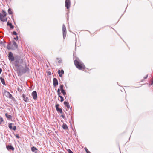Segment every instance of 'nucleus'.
Here are the masks:
<instances>
[{"label":"nucleus","mask_w":153,"mask_h":153,"mask_svg":"<svg viewBox=\"0 0 153 153\" xmlns=\"http://www.w3.org/2000/svg\"><path fill=\"white\" fill-rule=\"evenodd\" d=\"M74 63L76 67L79 70H85L86 68L84 64L81 61L75 60Z\"/></svg>","instance_id":"1"},{"label":"nucleus","mask_w":153,"mask_h":153,"mask_svg":"<svg viewBox=\"0 0 153 153\" xmlns=\"http://www.w3.org/2000/svg\"><path fill=\"white\" fill-rule=\"evenodd\" d=\"M3 14L0 13V20L3 22L7 21V18L6 17V13L4 10L2 11Z\"/></svg>","instance_id":"2"},{"label":"nucleus","mask_w":153,"mask_h":153,"mask_svg":"<svg viewBox=\"0 0 153 153\" xmlns=\"http://www.w3.org/2000/svg\"><path fill=\"white\" fill-rule=\"evenodd\" d=\"M29 68L27 67L25 68L22 67L19 69V73L20 75L26 73L27 71H28Z\"/></svg>","instance_id":"3"},{"label":"nucleus","mask_w":153,"mask_h":153,"mask_svg":"<svg viewBox=\"0 0 153 153\" xmlns=\"http://www.w3.org/2000/svg\"><path fill=\"white\" fill-rule=\"evenodd\" d=\"M62 32L63 38L65 39L66 36L67 32L66 27L64 24L62 25Z\"/></svg>","instance_id":"4"},{"label":"nucleus","mask_w":153,"mask_h":153,"mask_svg":"<svg viewBox=\"0 0 153 153\" xmlns=\"http://www.w3.org/2000/svg\"><path fill=\"white\" fill-rule=\"evenodd\" d=\"M71 2L70 0H65V6L67 9H68L70 7Z\"/></svg>","instance_id":"5"},{"label":"nucleus","mask_w":153,"mask_h":153,"mask_svg":"<svg viewBox=\"0 0 153 153\" xmlns=\"http://www.w3.org/2000/svg\"><path fill=\"white\" fill-rule=\"evenodd\" d=\"M13 45L12 46V50H15L17 49L18 48V45L16 42L14 41H13Z\"/></svg>","instance_id":"6"},{"label":"nucleus","mask_w":153,"mask_h":153,"mask_svg":"<svg viewBox=\"0 0 153 153\" xmlns=\"http://www.w3.org/2000/svg\"><path fill=\"white\" fill-rule=\"evenodd\" d=\"M32 96L33 97V99L35 100H36L37 98V93L36 91H34L31 94Z\"/></svg>","instance_id":"7"},{"label":"nucleus","mask_w":153,"mask_h":153,"mask_svg":"<svg viewBox=\"0 0 153 153\" xmlns=\"http://www.w3.org/2000/svg\"><path fill=\"white\" fill-rule=\"evenodd\" d=\"M8 57L9 60L11 61H13L14 60V58L13 56V54L12 52H10L9 53Z\"/></svg>","instance_id":"8"},{"label":"nucleus","mask_w":153,"mask_h":153,"mask_svg":"<svg viewBox=\"0 0 153 153\" xmlns=\"http://www.w3.org/2000/svg\"><path fill=\"white\" fill-rule=\"evenodd\" d=\"M58 84V82L57 79L56 78H54L53 81V85L55 87Z\"/></svg>","instance_id":"9"},{"label":"nucleus","mask_w":153,"mask_h":153,"mask_svg":"<svg viewBox=\"0 0 153 153\" xmlns=\"http://www.w3.org/2000/svg\"><path fill=\"white\" fill-rule=\"evenodd\" d=\"M4 94L8 98H11L12 97V95L8 92L6 91L4 92Z\"/></svg>","instance_id":"10"},{"label":"nucleus","mask_w":153,"mask_h":153,"mask_svg":"<svg viewBox=\"0 0 153 153\" xmlns=\"http://www.w3.org/2000/svg\"><path fill=\"white\" fill-rule=\"evenodd\" d=\"M22 97L23 100L26 102H27L28 100V98L27 97H26V95L24 94H23Z\"/></svg>","instance_id":"11"},{"label":"nucleus","mask_w":153,"mask_h":153,"mask_svg":"<svg viewBox=\"0 0 153 153\" xmlns=\"http://www.w3.org/2000/svg\"><path fill=\"white\" fill-rule=\"evenodd\" d=\"M59 105L58 104L56 105V109L58 112L61 113L62 112V109L60 108H59Z\"/></svg>","instance_id":"12"},{"label":"nucleus","mask_w":153,"mask_h":153,"mask_svg":"<svg viewBox=\"0 0 153 153\" xmlns=\"http://www.w3.org/2000/svg\"><path fill=\"white\" fill-rule=\"evenodd\" d=\"M7 149L8 150H11L12 151H13L14 150V147L11 146V145H8L6 146Z\"/></svg>","instance_id":"13"},{"label":"nucleus","mask_w":153,"mask_h":153,"mask_svg":"<svg viewBox=\"0 0 153 153\" xmlns=\"http://www.w3.org/2000/svg\"><path fill=\"white\" fill-rule=\"evenodd\" d=\"M64 71L63 70H61V71L60 70H59L58 71V73L59 74V76L60 77H62V75L64 74Z\"/></svg>","instance_id":"14"},{"label":"nucleus","mask_w":153,"mask_h":153,"mask_svg":"<svg viewBox=\"0 0 153 153\" xmlns=\"http://www.w3.org/2000/svg\"><path fill=\"white\" fill-rule=\"evenodd\" d=\"M64 104L65 106L67 107L68 109L70 108V107L69 103L66 101H65L64 102Z\"/></svg>","instance_id":"15"},{"label":"nucleus","mask_w":153,"mask_h":153,"mask_svg":"<svg viewBox=\"0 0 153 153\" xmlns=\"http://www.w3.org/2000/svg\"><path fill=\"white\" fill-rule=\"evenodd\" d=\"M7 26H9L10 27V28L11 29H13L14 27V26L12 25V24L11 23H10L9 22H8L7 23Z\"/></svg>","instance_id":"16"},{"label":"nucleus","mask_w":153,"mask_h":153,"mask_svg":"<svg viewBox=\"0 0 153 153\" xmlns=\"http://www.w3.org/2000/svg\"><path fill=\"white\" fill-rule=\"evenodd\" d=\"M37 149L34 146H33L31 147V151L33 152H35V153H37Z\"/></svg>","instance_id":"17"},{"label":"nucleus","mask_w":153,"mask_h":153,"mask_svg":"<svg viewBox=\"0 0 153 153\" xmlns=\"http://www.w3.org/2000/svg\"><path fill=\"white\" fill-rule=\"evenodd\" d=\"M62 128L65 130H68V127L67 125L66 124H63L62 126Z\"/></svg>","instance_id":"18"},{"label":"nucleus","mask_w":153,"mask_h":153,"mask_svg":"<svg viewBox=\"0 0 153 153\" xmlns=\"http://www.w3.org/2000/svg\"><path fill=\"white\" fill-rule=\"evenodd\" d=\"M0 79L1 80V83H2L4 85H5V83L4 81V78H2V77H1L0 78Z\"/></svg>","instance_id":"19"},{"label":"nucleus","mask_w":153,"mask_h":153,"mask_svg":"<svg viewBox=\"0 0 153 153\" xmlns=\"http://www.w3.org/2000/svg\"><path fill=\"white\" fill-rule=\"evenodd\" d=\"M56 60L58 61V63H60L62 62V60L60 58H56Z\"/></svg>","instance_id":"20"},{"label":"nucleus","mask_w":153,"mask_h":153,"mask_svg":"<svg viewBox=\"0 0 153 153\" xmlns=\"http://www.w3.org/2000/svg\"><path fill=\"white\" fill-rule=\"evenodd\" d=\"M8 13L10 14H12L13 12L12 11L11 9L10 8H9L8 10Z\"/></svg>","instance_id":"21"},{"label":"nucleus","mask_w":153,"mask_h":153,"mask_svg":"<svg viewBox=\"0 0 153 153\" xmlns=\"http://www.w3.org/2000/svg\"><path fill=\"white\" fill-rule=\"evenodd\" d=\"M12 124V123H10L9 124L8 127L10 129H12L13 128Z\"/></svg>","instance_id":"22"},{"label":"nucleus","mask_w":153,"mask_h":153,"mask_svg":"<svg viewBox=\"0 0 153 153\" xmlns=\"http://www.w3.org/2000/svg\"><path fill=\"white\" fill-rule=\"evenodd\" d=\"M61 91V93L63 94L64 96H65L66 95V92H65V91L64 90H63Z\"/></svg>","instance_id":"23"},{"label":"nucleus","mask_w":153,"mask_h":153,"mask_svg":"<svg viewBox=\"0 0 153 153\" xmlns=\"http://www.w3.org/2000/svg\"><path fill=\"white\" fill-rule=\"evenodd\" d=\"M63 87L64 86L63 85H61L60 86V88L61 89V91L64 90L63 88Z\"/></svg>","instance_id":"24"},{"label":"nucleus","mask_w":153,"mask_h":153,"mask_svg":"<svg viewBox=\"0 0 153 153\" xmlns=\"http://www.w3.org/2000/svg\"><path fill=\"white\" fill-rule=\"evenodd\" d=\"M3 121V118L1 117H0V124H1L2 122Z\"/></svg>","instance_id":"25"},{"label":"nucleus","mask_w":153,"mask_h":153,"mask_svg":"<svg viewBox=\"0 0 153 153\" xmlns=\"http://www.w3.org/2000/svg\"><path fill=\"white\" fill-rule=\"evenodd\" d=\"M60 97L61 98V100H60L61 102H63L64 101V98H63V97L61 96H60V97Z\"/></svg>","instance_id":"26"},{"label":"nucleus","mask_w":153,"mask_h":153,"mask_svg":"<svg viewBox=\"0 0 153 153\" xmlns=\"http://www.w3.org/2000/svg\"><path fill=\"white\" fill-rule=\"evenodd\" d=\"M67 151L68 152V153H73V152L71 151L70 149H68Z\"/></svg>","instance_id":"27"},{"label":"nucleus","mask_w":153,"mask_h":153,"mask_svg":"<svg viewBox=\"0 0 153 153\" xmlns=\"http://www.w3.org/2000/svg\"><path fill=\"white\" fill-rule=\"evenodd\" d=\"M13 35H15L16 36H17L18 35V34L17 33L16 31H13Z\"/></svg>","instance_id":"28"},{"label":"nucleus","mask_w":153,"mask_h":153,"mask_svg":"<svg viewBox=\"0 0 153 153\" xmlns=\"http://www.w3.org/2000/svg\"><path fill=\"white\" fill-rule=\"evenodd\" d=\"M16 126H13V127L12 129L13 130H16Z\"/></svg>","instance_id":"29"},{"label":"nucleus","mask_w":153,"mask_h":153,"mask_svg":"<svg viewBox=\"0 0 153 153\" xmlns=\"http://www.w3.org/2000/svg\"><path fill=\"white\" fill-rule=\"evenodd\" d=\"M7 117L9 118H12V116L11 115H6Z\"/></svg>","instance_id":"30"},{"label":"nucleus","mask_w":153,"mask_h":153,"mask_svg":"<svg viewBox=\"0 0 153 153\" xmlns=\"http://www.w3.org/2000/svg\"><path fill=\"white\" fill-rule=\"evenodd\" d=\"M14 39L16 41H17L18 39V36H17L16 37L14 38Z\"/></svg>","instance_id":"31"},{"label":"nucleus","mask_w":153,"mask_h":153,"mask_svg":"<svg viewBox=\"0 0 153 153\" xmlns=\"http://www.w3.org/2000/svg\"><path fill=\"white\" fill-rule=\"evenodd\" d=\"M7 48L8 49H12V48H11L10 46L9 45H8L7 46Z\"/></svg>","instance_id":"32"},{"label":"nucleus","mask_w":153,"mask_h":153,"mask_svg":"<svg viewBox=\"0 0 153 153\" xmlns=\"http://www.w3.org/2000/svg\"><path fill=\"white\" fill-rule=\"evenodd\" d=\"M17 90L18 91H19V92H20L22 90H20L19 88H17Z\"/></svg>","instance_id":"33"},{"label":"nucleus","mask_w":153,"mask_h":153,"mask_svg":"<svg viewBox=\"0 0 153 153\" xmlns=\"http://www.w3.org/2000/svg\"><path fill=\"white\" fill-rule=\"evenodd\" d=\"M16 137L17 138H19L20 137L19 136L17 135H16Z\"/></svg>","instance_id":"34"},{"label":"nucleus","mask_w":153,"mask_h":153,"mask_svg":"<svg viewBox=\"0 0 153 153\" xmlns=\"http://www.w3.org/2000/svg\"><path fill=\"white\" fill-rule=\"evenodd\" d=\"M60 90L59 88H58L57 90V93H59V92H60Z\"/></svg>","instance_id":"35"},{"label":"nucleus","mask_w":153,"mask_h":153,"mask_svg":"<svg viewBox=\"0 0 153 153\" xmlns=\"http://www.w3.org/2000/svg\"><path fill=\"white\" fill-rule=\"evenodd\" d=\"M61 94V93L60 92H59V93H58V96L59 97H60V96H61L60 94Z\"/></svg>","instance_id":"36"},{"label":"nucleus","mask_w":153,"mask_h":153,"mask_svg":"<svg viewBox=\"0 0 153 153\" xmlns=\"http://www.w3.org/2000/svg\"><path fill=\"white\" fill-rule=\"evenodd\" d=\"M148 75H147L145 77H144V79H146L147 78V77H148Z\"/></svg>","instance_id":"37"},{"label":"nucleus","mask_w":153,"mask_h":153,"mask_svg":"<svg viewBox=\"0 0 153 153\" xmlns=\"http://www.w3.org/2000/svg\"><path fill=\"white\" fill-rule=\"evenodd\" d=\"M2 71V70L1 68H0V74L1 73V72Z\"/></svg>","instance_id":"38"},{"label":"nucleus","mask_w":153,"mask_h":153,"mask_svg":"<svg viewBox=\"0 0 153 153\" xmlns=\"http://www.w3.org/2000/svg\"><path fill=\"white\" fill-rule=\"evenodd\" d=\"M62 117L63 118H64L65 117V115H61Z\"/></svg>","instance_id":"39"},{"label":"nucleus","mask_w":153,"mask_h":153,"mask_svg":"<svg viewBox=\"0 0 153 153\" xmlns=\"http://www.w3.org/2000/svg\"><path fill=\"white\" fill-rule=\"evenodd\" d=\"M11 18L13 19V20L14 21V18H13V15H12V16H11Z\"/></svg>","instance_id":"40"},{"label":"nucleus","mask_w":153,"mask_h":153,"mask_svg":"<svg viewBox=\"0 0 153 153\" xmlns=\"http://www.w3.org/2000/svg\"><path fill=\"white\" fill-rule=\"evenodd\" d=\"M49 74L50 75H51V72L49 73Z\"/></svg>","instance_id":"41"},{"label":"nucleus","mask_w":153,"mask_h":153,"mask_svg":"<svg viewBox=\"0 0 153 153\" xmlns=\"http://www.w3.org/2000/svg\"><path fill=\"white\" fill-rule=\"evenodd\" d=\"M5 115H7V113H6L5 114Z\"/></svg>","instance_id":"42"}]
</instances>
